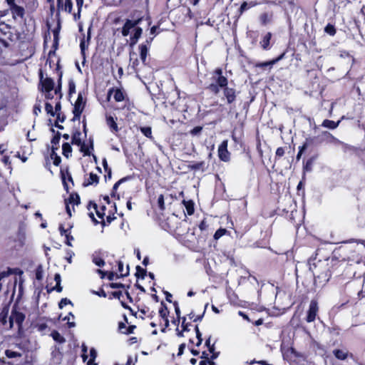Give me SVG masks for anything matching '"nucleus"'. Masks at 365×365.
<instances>
[{"mask_svg":"<svg viewBox=\"0 0 365 365\" xmlns=\"http://www.w3.org/2000/svg\"><path fill=\"white\" fill-rule=\"evenodd\" d=\"M160 305H161V307L159 309L160 317L162 319H165L168 317L169 311L168 309L166 304L163 302H161Z\"/></svg>","mask_w":365,"mask_h":365,"instance_id":"a878e982","label":"nucleus"},{"mask_svg":"<svg viewBox=\"0 0 365 365\" xmlns=\"http://www.w3.org/2000/svg\"><path fill=\"white\" fill-rule=\"evenodd\" d=\"M318 310L319 307L317 302L315 300H312L309 304L306 321L309 323L314 322L316 319Z\"/></svg>","mask_w":365,"mask_h":365,"instance_id":"20e7f679","label":"nucleus"},{"mask_svg":"<svg viewBox=\"0 0 365 365\" xmlns=\"http://www.w3.org/2000/svg\"><path fill=\"white\" fill-rule=\"evenodd\" d=\"M124 287L125 285L121 283H111L110 284V287L112 289L123 288Z\"/></svg>","mask_w":365,"mask_h":365,"instance_id":"864d4df0","label":"nucleus"},{"mask_svg":"<svg viewBox=\"0 0 365 365\" xmlns=\"http://www.w3.org/2000/svg\"><path fill=\"white\" fill-rule=\"evenodd\" d=\"M63 289V287H61V284H56L54 287H52L51 289L48 290V292H51L53 290H56L57 292H61Z\"/></svg>","mask_w":365,"mask_h":365,"instance_id":"8fccbe9b","label":"nucleus"},{"mask_svg":"<svg viewBox=\"0 0 365 365\" xmlns=\"http://www.w3.org/2000/svg\"><path fill=\"white\" fill-rule=\"evenodd\" d=\"M42 86L45 92L52 91L54 87L53 80L51 78H46L44 80H41Z\"/></svg>","mask_w":365,"mask_h":365,"instance_id":"2eb2a0df","label":"nucleus"},{"mask_svg":"<svg viewBox=\"0 0 365 365\" xmlns=\"http://www.w3.org/2000/svg\"><path fill=\"white\" fill-rule=\"evenodd\" d=\"M92 206H93V207L96 210V214H97L98 217L99 218H101V219H103V218L104 213H103V212H101V211L98 210V209H97V205H96V204L93 203V204H92Z\"/></svg>","mask_w":365,"mask_h":365,"instance_id":"3c124183","label":"nucleus"},{"mask_svg":"<svg viewBox=\"0 0 365 365\" xmlns=\"http://www.w3.org/2000/svg\"><path fill=\"white\" fill-rule=\"evenodd\" d=\"M142 32H143V30L140 27H135L134 28V34H133V36L131 37V41H132V43L131 44H135L138 41V40L139 39V38L140 37L141 34H142Z\"/></svg>","mask_w":365,"mask_h":365,"instance_id":"b1692460","label":"nucleus"},{"mask_svg":"<svg viewBox=\"0 0 365 365\" xmlns=\"http://www.w3.org/2000/svg\"><path fill=\"white\" fill-rule=\"evenodd\" d=\"M140 49V58L141 61H143V64H146V58L148 54V51L150 50V47H148V45H144L141 43L139 46Z\"/></svg>","mask_w":365,"mask_h":365,"instance_id":"f8f14e48","label":"nucleus"},{"mask_svg":"<svg viewBox=\"0 0 365 365\" xmlns=\"http://www.w3.org/2000/svg\"><path fill=\"white\" fill-rule=\"evenodd\" d=\"M138 23L139 20L131 21L128 19L123 26L122 35L123 36H127L130 34V30L134 29Z\"/></svg>","mask_w":365,"mask_h":365,"instance_id":"1a4fd4ad","label":"nucleus"},{"mask_svg":"<svg viewBox=\"0 0 365 365\" xmlns=\"http://www.w3.org/2000/svg\"><path fill=\"white\" fill-rule=\"evenodd\" d=\"M224 95L226 97L228 103H232L235 101V90L232 88L225 87L224 88Z\"/></svg>","mask_w":365,"mask_h":365,"instance_id":"9d476101","label":"nucleus"},{"mask_svg":"<svg viewBox=\"0 0 365 365\" xmlns=\"http://www.w3.org/2000/svg\"><path fill=\"white\" fill-rule=\"evenodd\" d=\"M69 204H72L73 207L74 205H78L80 203V197L78 194H71L68 199L67 201Z\"/></svg>","mask_w":365,"mask_h":365,"instance_id":"cd10ccee","label":"nucleus"},{"mask_svg":"<svg viewBox=\"0 0 365 365\" xmlns=\"http://www.w3.org/2000/svg\"><path fill=\"white\" fill-rule=\"evenodd\" d=\"M139 64V62H138V60L137 58H135L133 62H132V64H131V67L134 69V71L137 73L138 72V69H137V67Z\"/></svg>","mask_w":365,"mask_h":365,"instance_id":"680f3d73","label":"nucleus"},{"mask_svg":"<svg viewBox=\"0 0 365 365\" xmlns=\"http://www.w3.org/2000/svg\"><path fill=\"white\" fill-rule=\"evenodd\" d=\"M37 327H38V331H43L44 330H46L48 328V326L46 323H41V324H38L37 325Z\"/></svg>","mask_w":365,"mask_h":365,"instance_id":"5fc2aeb1","label":"nucleus"},{"mask_svg":"<svg viewBox=\"0 0 365 365\" xmlns=\"http://www.w3.org/2000/svg\"><path fill=\"white\" fill-rule=\"evenodd\" d=\"M174 306H175V311L176 315H177V317H178V321L179 322L180 315V308H179V307H178V302H175L174 303Z\"/></svg>","mask_w":365,"mask_h":365,"instance_id":"4d7b16f0","label":"nucleus"},{"mask_svg":"<svg viewBox=\"0 0 365 365\" xmlns=\"http://www.w3.org/2000/svg\"><path fill=\"white\" fill-rule=\"evenodd\" d=\"M272 37L271 33H267L260 41L261 46L264 50H267L269 48V42Z\"/></svg>","mask_w":365,"mask_h":365,"instance_id":"aec40b11","label":"nucleus"},{"mask_svg":"<svg viewBox=\"0 0 365 365\" xmlns=\"http://www.w3.org/2000/svg\"><path fill=\"white\" fill-rule=\"evenodd\" d=\"M62 150H63V155L66 158H68L71 155L72 148L68 143H65L62 145Z\"/></svg>","mask_w":365,"mask_h":365,"instance_id":"393cba45","label":"nucleus"},{"mask_svg":"<svg viewBox=\"0 0 365 365\" xmlns=\"http://www.w3.org/2000/svg\"><path fill=\"white\" fill-rule=\"evenodd\" d=\"M57 7L58 10L71 13L73 9L71 0H57Z\"/></svg>","mask_w":365,"mask_h":365,"instance_id":"6e6552de","label":"nucleus"},{"mask_svg":"<svg viewBox=\"0 0 365 365\" xmlns=\"http://www.w3.org/2000/svg\"><path fill=\"white\" fill-rule=\"evenodd\" d=\"M90 30H91V28L88 29L86 39H85V38L83 37V38L81 41V43H80L81 52L83 56H85V51L88 48L89 41L91 39Z\"/></svg>","mask_w":365,"mask_h":365,"instance_id":"4468645a","label":"nucleus"},{"mask_svg":"<svg viewBox=\"0 0 365 365\" xmlns=\"http://www.w3.org/2000/svg\"><path fill=\"white\" fill-rule=\"evenodd\" d=\"M226 232V230L225 229H219L217 230L215 235H214V238L215 240H218L219 238H220L222 236H223Z\"/></svg>","mask_w":365,"mask_h":365,"instance_id":"79ce46f5","label":"nucleus"},{"mask_svg":"<svg viewBox=\"0 0 365 365\" xmlns=\"http://www.w3.org/2000/svg\"><path fill=\"white\" fill-rule=\"evenodd\" d=\"M146 274V270L140 267V266H137L136 267V273L135 275L138 278L141 277L144 279Z\"/></svg>","mask_w":365,"mask_h":365,"instance_id":"f704fd0d","label":"nucleus"},{"mask_svg":"<svg viewBox=\"0 0 365 365\" xmlns=\"http://www.w3.org/2000/svg\"><path fill=\"white\" fill-rule=\"evenodd\" d=\"M24 319L25 315L23 313L13 310L9 317L10 327H13L14 322L21 327Z\"/></svg>","mask_w":365,"mask_h":365,"instance_id":"39448f33","label":"nucleus"},{"mask_svg":"<svg viewBox=\"0 0 365 365\" xmlns=\"http://www.w3.org/2000/svg\"><path fill=\"white\" fill-rule=\"evenodd\" d=\"M333 354L339 360H345L348 356V351L343 349H334Z\"/></svg>","mask_w":365,"mask_h":365,"instance_id":"6ab92c4d","label":"nucleus"},{"mask_svg":"<svg viewBox=\"0 0 365 365\" xmlns=\"http://www.w3.org/2000/svg\"><path fill=\"white\" fill-rule=\"evenodd\" d=\"M183 204L185 207V209H186V211H187V213L189 215H191L194 213V203L192 201L190 200V201H185V200H183Z\"/></svg>","mask_w":365,"mask_h":365,"instance_id":"bb28decb","label":"nucleus"},{"mask_svg":"<svg viewBox=\"0 0 365 365\" xmlns=\"http://www.w3.org/2000/svg\"><path fill=\"white\" fill-rule=\"evenodd\" d=\"M118 272H120V276H118V277H123L124 276H126L127 274H128V271L126 272L125 274H123V263L120 261H119L118 262Z\"/></svg>","mask_w":365,"mask_h":365,"instance_id":"a19ab883","label":"nucleus"},{"mask_svg":"<svg viewBox=\"0 0 365 365\" xmlns=\"http://www.w3.org/2000/svg\"><path fill=\"white\" fill-rule=\"evenodd\" d=\"M9 313V308L6 307H4L1 312H0V322L2 323V324H6V317Z\"/></svg>","mask_w":365,"mask_h":365,"instance_id":"c85d7f7f","label":"nucleus"},{"mask_svg":"<svg viewBox=\"0 0 365 365\" xmlns=\"http://www.w3.org/2000/svg\"><path fill=\"white\" fill-rule=\"evenodd\" d=\"M222 71L221 68H217L214 72L213 78L220 88H225L227 85V79L222 75Z\"/></svg>","mask_w":365,"mask_h":365,"instance_id":"423d86ee","label":"nucleus"},{"mask_svg":"<svg viewBox=\"0 0 365 365\" xmlns=\"http://www.w3.org/2000/svg\"><path fill=\"white\" fill-rule=\"evenodd\" d=\"M140 131L142 133L146 136L147 138L152 139V130L150 127H142L140 128Z\"/></svg>","mask_w":365,"mask_h":365,"instance_id":"473e14b6","label":"nucleus"},{"mask_svg":"<svg viewBox=\"0 0 365 365\" xmlns=\"http://www.w3.org/2000/svg\"><path fill=\"white\" fill-rule=\"evenodd\" d=\"M61 138V133H57V134L53 136V138L51 140L52 147H58L59 141Z\"/></svg>","mask_w":365,"mask_h":365,"instance_id":"e433bc0d","label":"nucleus"},{"mask_svg":"<svg viewBox=\"0 0 365 365\" xmlns=\"http://www.w3.org/2000/svg\"><path fill=\"white\" fill-rule=\"evenodd\" d=\"M56 115H57L56 122L60 121V122L63 123L65 120V118H66L65 116L63 115H61V113H58L56 114Z\"/></svg>","mask_w":365,"mask_h":365,"instance_id":"69168bd1","label":"nucleus"},{"mask_svg":"<svg viewBox=\"0 0 365 365\" xmlns=\"http://www.w3.org/2000/svg\"><path fill=\"white\" fill-rule=\"evenodd\" d=\"M58 147H52V150L51 153V158L53 160V164L56 166L59 165L61 162V157L57 155L56 150H58Z\"/></svg>","mask_w":365,"mask_h":365,"instance_id":"412c9836","label":"nucleus"},{"mask_svg":"<svg viewBox=\"0 0 365 365\" xmlns=\"http://www.w3.org/2000/svg\"><path fill=\"white\" fill-rule=\"evenodd\" d=\"M36 279L38 281H41L43 277V269L41 264L38 265L35 272Z\"/></svg>","mask_w":365,"mask_h":365,"instance_id":"7c9ffc66","label":"nucleus"},{"mask_svg":"<svg viewBox=\"0 0 365 365\" xmlns=\"http://www.w3.org/2000/svg\"><path fill=\"white\" fill-rule=\"evenodd\" d=\"M118 329L121 333L124 334V331H125V330L126 329L125 324L123 322H120L118 324Z\"/></svg>","mask_w":365,"mask_h":365,"instance_id":"13d9d810","label":"nucleus"},{"mask_svg":"<svg viewBox=\"0 0 365 365\" xmlns=\"http://www.w3.org/2000/svg\"><path fill=\"white\" fill-rule=\"evenodd\" d=\"M5 355L8 358L11 359V358H16V357H21L22 356V353L19 352V351H12L10 349H6L5 351Z\"/></svg>","mask_w":365,"mask_h":365,"instance_id":"c756f323","label":"nucleus"},{"mask_svg":"<svg viewBox=\"0 0 365 365\" xmlns=\"http://www.w3.org/2000/svg\"><path fill=\"white\" fill-rule=\"evenodd\" d=\"M45 110L47 112V113L50 114L51 116L55 115V112L53 111V106L51 103H46Z\"/></svg>","mask_w":365,"mask_h":365,"instance_id":"4c0bfd02","label":"nucleus"},{"mask_svg":"<svg viewBox=\"0 0 365 365\" xmlns=\"http://www.w3.org/2000/svg\"><path fill=\"white\" fill-rule=\"evenodd\" d=\"M54 280L56 282V284H61V275L60 274L58 273H56L54 276Z\"/></svg>","mask_w":365,"mask_h":365,"instance_id":"774afa93","label":"nucleus"},{"mask_svg":"<svg viewBox=\"0 0 365 365\" xmlns=\"http://www.w3.org/2000/svg\"><path fill=\"white\" fill-rule=\"evenodd\" d=\"M80 147V151L83 153L84 156H90L91 155V150H93V140L92 138H89L88 144H86L85 142H83L81 145H78Z\"/></svg>","mask_w":365,"mask_h":365,"instance_id":"0eeeda50","label":"nucleus"},{"mask_svg":"<svg viewBox=\"0 0 365 365\" xmlns=\"http://www.w3.org/2000/svg\"><path fill=\"white\" fill-rule=\"evenodd\" d=\"M99 178L96 174L91 173L87 181L83 182V186L86 187L91 185H97L98 183Z\"/></svg>","mask_w":365,"mask_h":365,"instance_id":"dca6fc26","label":"nucleus"},{"mask_svg":"<svg viewBox=\"0 0 365 365\" xmlns=\"http://www.w3.org/2000/svg\"><path fill=\"white\" fill-rule=\"evenodd\" d=\"M107 5L118 6L120 4L122 0H104Z\"/></svg>","mask_w":365,"mask_h":365,"instance_id":"a18cd8bd","label":"nucleus"},{"mask_svg":"<svg viewBox=\"0 0 365 365\" xmlns=\"http://www.w3.org/2000/svg\"><path fill=\"white\" fill-rule=\"evenodd\" d=\"M314 138H307L304 143L303 144L302 146L299 147V153L297 155V159H299L302 153L304 151V150L308 148L309 145H311L312 144L314 143Z\"/></svg>","mask_w":365,"mask_h":365,"instance_id":"f3484780","label":"nucleus"},{"mask_svg":"<svg viewBox=\"0 0 365 365\" xmlns=\"http://www.w3.org/2000/svg\"><path fill=\"white\" fill-rule=\"evenodd\" d=\"M61 77H62V73H61V74L59 76V78H58V87L55 89V93L56 94H59V99L61 98V97H62V93L61 92Z\"/></svg>","mask_w":365,"mask_h":365,"instance_id":"58836bf2","label":"nucleus"},{"mask_svg":"<svg viewBox=\"0 0 365 365\" xmlns=\"http://www.w3.org/2000/svg\"><path fill=\"white\" fill-rule=\"evenodd\" d=\"M126 180V178H122L120 179V180H118V182H116L114 185H113V190H116L118 187V186L124 181Z\"/></svg>","mask_w":365,"mask_h":365,"instance_id":"bf43d9fd","label":"nucleus"},{"mask_svg":"<svg viewBox=\"0 0 365 365\" xmlns=\"http://www.w3.org/2000/svg\"><path fill=\"white\" fill-rule=\"evenodd\" d=\"M324 31L327 34H329L330 36H334L336 34L335 27L330 24L326 26V27L324 28Z\"/></svg>","mask_w":365,"mask_h":365,"instance_id":"72a5a7b5","label":"nucleus"},{"mask_svg":"<svg viewBox=\"0 0 365 365\" xmlns=\"http://www.w3.org/2000/svg\"><path fill=\"white\" fill-rule=\"evenodd\" d=\"M112 296L113 297L115 298V299H120V297L122 296L123 293L121 291H118V292H112Z\"/></svg>","mask_w":365,"mask_h":365,"instance_id":"052dcab7","label":"nucleus"},{"mask_svg":"<svg viewBox=\"0 0 365 365\" xmlns=\"http://www.w3.org/2000/svg\"><path fill=\"white\" fill-rule=\"evenodd\" d=\"M85 106V102L83 101L81 93H78L77 100L74 103V108L73 110V120H77L80 119L81 114L82 113Z\"/></svg>","mask_w":365,"mask_h":365,"instance_id":"f03ea898","label":"nucleus"},{"mask_svg":"<svg viewBox=\"0 0 365 365\" xmlns=\"http://www.w3.org/2000/svg\"><path fill=\"white\" fill-rule=\"evenodd\" d=\"M249 8L248 4L247 2H243L240 8V13L242 14L244 11L247 10Z\"/></svg>","mask_w":365,"mask_h":365,"instance_id":"603ef678","label":"nucleus"},{"mask_svg":"<svg viewBox=\"0 0 365 365\" xmlns=\"http://www.w3.org/2000/svg\"><path fill=\"white\" fill-rule=\"evenodd\" d=\"M220 86L216 84V83H211L210 86H209V89L215 93V94L218 93L220 92Z\"/></svg>","mask_w":365,"mask_h":365,"instance_id":"37998d69","label":"nucleus"},{"mask_svg":"<svg viewBox=\"0 0 365 365\" xmlns=\"http://www.w3.org/2000/svg\"><path fill=\"white\" fill-rule=\"evenodd\" d=\"M51 336H52L53 339L56 341H57V342H58V343L62 344V343H64V342L66 341L65 338H64L63 336H61V335L58 331H54L51 334Z\"/></svg>","mask_w":365,"mask_h":365,"instance_id":"2f4dec72","label":"nucleus"},{"mask_svg":"<svg viewBox=\"0 0 365 365\" xmlns=\"http://www.w3.org/2000/svg\"><path fill=\"white\" fill-rule=\"evenodd\" d=\"M61 106L60 101L57 102L55 106V115L58 113H61Z\"/></svg>","mask_w":365,"mask_h":365,"instance_id":"0e129e2a","label":"nucleus"},{"mask_svg":"<svg viewBox=\"0 0 365 365\" xmlns=\"http://www.w3.org/2000/svg\"><path fill=\"white\" fill-rule=\"evenodd\" d=\"M158 205L160 210H165V202H164V196L163 195H160L158 198Z\"/></svg>","mask_w":365,"mask_h":365,"instance_id":"c9c22d12","label":"nucleus"},{"mask_svg":"<svg viewBox=\"0 0 365 365\" xmlns=\"http://www.w3.org/2000/svg\"><path fill=\"white\" fill-rule=\"evenodd\" d=\"M228 141L227 140H223L218 148V156L219 158L224 162H228L230 160V153L227 150Z\"/></svg>","mask_w":365,"mask_h":365,"instance_id":"7ed1b4c3","label":"nucleus"},{"mask_svg":"<svg viewBox=\"0 0 365 365\" xmlns=\"http://www.w3.org/2000/svg\"><path fill=\"white\" fill-rule=\"evenodd\" d=\"M92 261L98 267H102L105 265V261L100 256V253H94L92 256Z\"/></svg>","mask_w":365,"mask_h":365,"instance_id":"a211bd4d","label":"nucleus"},{"mask_svg":"<svg viewBox=\"0 0 365 365\" xmlns=\"http://www.w3.org/2000/svg\"><path fill=\"white\" fill-rule=\"evenodd\" d=\"M93 293L101 297H106V293L103 289H101L99 292H93Z\"/></svg>","mask_w":365,"mask_h":365,"instance_id":"e2e57ef3","label":"nucleus"},{"mask_svg":"<svg viewBox=\"0 0 365 365\" xmlns=\"http://www.w3.org/2000/svg\"><path fill=\"white\" fill-rule=\"evenodd\" d=\"M9 10L14 20L23 19L25 16L24 0H6Z\"/></svg>","mask_w":365,"mask_h":365,"instance_id":"f257e3e1","label":"nucleus"},{"mask_svg":"<svg viewBox=\"0 0 365 365\" xmlns=\"http://www.w3.org/2000/svg\"><path fill=\"white\" fill-rule=\"evenodd\" d=\"M202 127L196 126L190 130V134L192 135H197L202 131Z\"/></svg>","mask_w":365,"mask_h":365,"instance_id":"de8ad7c7","label":"nucleus"},{"mask_svg":"<svg viewBox=\"0 0 365 365\" xmlns=\"http://www.w3.org/2000/svg\"><path fill=\"white\" fill-rule=\"evenodd\" d=\"M112 93H114V99L117 102H121L124 100L125 96L123 92L120 89L111 88L108 91V98Z\"/></svg>","mask_w":365,"mask_h":365,"instance_id":"ddd939ff","label":"nucleus"},{"mask_svg":"<svg viewBox=\"0 0 365 365\" xmlns=\"http://www.w3.org/2000/svg\"><path fill=\"white\" fill-rule=\"evenodd\" d=\"M68 92L69 95L76 92V85L73 81H71L68 83Z\"/></svg>","mask_w":365,"mask_h":365,"instance_id":"49530a36","label":"nucleus"},{"mask_svg":"<svg viewBox=\"0 0 365 365\" xmlns=\"http://www.w3.org/2000/svg\"><path fill=\"white\" fill-rule=\"evenodd\" d=\"M68 304H72L71 301L67 298H63L58 303V307L60 309H62Z\"/></svg>","mask_w":365,"mask_h":365,"instance_id":"ea45409f","label":"nucleus"},{"mask_svg":"<svg viewBox=\"0 0 365 365\" xmlns=\"http://www.w3.org/2000/svg\"><path fill=\"white\" fill-rule=\"evenodd\" d=\"M285 150L282 147H279L276 150V158H281L284 155Z\"/></svg>","mask_w":365,"mask_h":365,"instance_id":"09e8293b","label":"nucleus"},{"mask_svg":"<svg viewBox=\"0 0 365 365\" xmlns=\"http://www.w3.org/2000/svg\"><path fill=\"white\" fill-rule=\"evenodd\" d=\"M135 329V326H130L128 327H126V329L125 330V331H124V334H130L131 333L133 332V330Z\"/></svg>","mask_w":365,"mask_h":365,"instance_id":"6e6d98bb","label":"nucleus"},{"mask_svg":"<svg viewBox=\"0 0 365 365\" xmlns=\"http://www.w3.org/2000/svg\"><path fill=\"white\" fill-rule=\"evenodd\" d=\"M106 123L112 133H117L119 130L118 126L114 118L111 115L106 116Z\"/></svg>","mask_w":365,"mask_h":365,"instance_id":"9b49d317","label":"nucleus"},{"mask_svg":"<svg viewBox=\"0 0 365 365\" xmlns=\"http://www.w3.org/2000/svg\"><path fill=\"white\" fill-rule=\"evenodd\" d=\"M340 121H337V122H335L334 120H324L322 123V126L323 127H325V128H329V129H335L338 127Z\"/></svg>","mask_w":365,"mask_h":365,"instance_id":"4be33fe9","label":"nucleus"},{"mask_svg":"<svg viewBox=\"0 0 365 365\" xmlns=\"http://www.w3.org/2000/svg\"><path fill=\"white\" fill-rule=\"evenodd\" d=\"M90 356H91V359L90 360L88 361V364L90 365L91 364V362L93 361H94V359H96V357L97 356V352L94 349H91L90 350Z\"/></svg>","mask_w":365,"mask_h":365,"instance_id":"c03bdc74","label":"nucleus"},{"mask_svg":"<svg viewBox=\"0 0 365 365\" xmlns=\"http://www.w3.org/2000/svg\"><path fill=\"white\" fill-rule=\"evenodd\" d=\"M81 133L80 131L76 130L73 133L71 138V143L76 145H80L83 143L81 138Z\"/></svg>","mask_w":365,"mask_h":365,"instance_id":"5701e85b","label":"nucleus"},{"mask_svg":"<svg viewBox=\"0 0 365 365\" xmlns=\"http://www.w3.org/2000/svg\"><path fill=\"white\" fill-rule=\"evenodd\" d=\"M203 165H204L203 162L197 163L192 165V168L195 170H199L202 167Z\"/></svg>","mask_w":365,"mask_h":365,"instance_id":"338daca9","label":"nucleus"}]
</instances>
